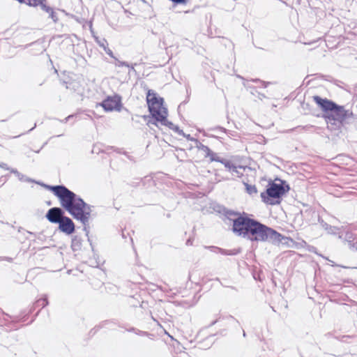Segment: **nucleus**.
Instances as JSON below:
<instances>
[{
	"mask_svg": "<svg viewBox=\"0 0 357 357\" xmlns=\"http://www.w3.org/2000/svg\"><path fill=\"white\" fill-rule=\"evenodd\" d=\"M312 98L323 112L322 117L327 123V129L333 132L334 135L339 136L345 123H357V115L346 109L344 106L317 95L313 96Z\"/></svg>",
	"mask_w": 357,
	"mask_h": 357,
	"instance_id": "f257e3e1",
	"label": "nucleus"
},
{
	"mask_svg": "<svg viewBox=\"0 0 357 357\" xmlns=\"http://www.w3.org/2000/svg\"><path fill=\"white\" fill-rule=\"evenodd\" d=\"M72 217L77 221H79L83 225V230L85 231V234L88 238V241L91 247L93 256L96 255V251L94 250L92 241L89 236V221L92 212L91 206L77 194L70 200L63 207Z\"/></svg>",
	"mask_w": 357,
	"mask_h": 357,
	"instance_id": "f03ea898",
	"label": "nucleus"
},
{
	"mask_svg": "<svg viewBox=\"0 0 357 357\" xmlns=\"http://www.w3.org/2000/svg\"><path fill=\"white\" fill-rule=\"evenodd\" d=\"M231 225V230L236 236L245 238L248 235L252 225L257 220L253 215L245 211L240 212L223 207L220 211Z\"/></svg>",
	"mask_w": 357,
	"mask_h": 357,
	"instance_id": "7ed1b4c3",
	"label": "nucleus"
},
{
	"mask_svg": "<svg viewBox=\"0 0 357 357\" xmlns=\"http://www.w3.org/2000/svg\"><path fill=\"white\" fill-rule=\"evenodd\" d=\"M251 242H271L274 245H278L282 239L291 240L290 236H285L273 228L263 224L258 220L252 225L248 235L245 238Z\"/></svg>",
	"mask_w": 357,
	"mask_h": 357,
	"instance_id": "20e7f679",
	"label": "nucleus"
},
{
	"mask_svg": "<svg viewBox=\"0 0 357 357\" xmlns=\"http://www.w3.org/2000/svg\"><path fill=\"white\" fill-rule=\"evenodd\" d=\"M289 190V184L277 176L274 181H268L266 190L261 192L260 197L261 201L267 205H278Z\"/></svg>",
	"mask_w": 357,
	"mask_h": 357,
	"instance_id": "39448f33",
	"label": "nucleus"
},
{
	"mask_svg": "<svg viewBox=\"0 0 357 357\" xmlns=\"http://www.w3.org/2000/svg\"><path fill=\"white\" fill-rule=\"evenodd\" d=\"M49 305L48 296L47 294H43L40 298L37 300L33 305L28 310L22 311L20 314L17 316H10L6 314L7 317L10 319V321L8 319L4 320V323H0V326H6L10 331L17 330L18 327L16 324L19 322H24L27 320L29 315L33 313L36 307H40V310L45 307Z\"/></svg>",
	"mask_w": 357,
	"mask_h": 357,
	"instance_id": "423d86ee",
	"label": "nucleus"
},
{
	"mask_svg": "<svg viewBox=\"0 0 357 357\" xmlns=\"http://www.w3.org/2000/svg\"><path fill=\"white\" fill-rule=\"evenodd\" d=\"M33 183L52 192L53 195L57 197L60 202L61 206L62 207H63L76 195V193L69 190L66 185L63 184L52 185L36 180Z\"/></svg>",
	"mask_w": 357,
	"mask_h": 357,
	"instance_id": "0eeeda50",
	"label": "nucleus"
},
{
	"mask_svg": "<svg viewBox=\"0 0 357 357\" xmlns=\"http://www.w3.org/2000/svg\"><path fill=\"white\" fill-rule=\"evenodd\" d=\"M146 92V101L148 107V111L154 116L155 114L161 115L167 108L165 106V100L160 97L153 89H148Z\"/></svg>",
	"mask_w": 357,
	"mask_h": 357,
	"instance_id": "6e6552de",
	"label": "nucleus"
},
{
	"mask_svg": "<svg viewBox=\"0 0 357 357\" xmlns=\"http://www.w3.org/2000/svg\"><path fill=\"white\" fill-rule=\"evenodd\" d=\"M26 5L47 14V19L51 20L54 24L59 22V10H57V8L50 6L47 0H27Z\"/></svg>",
	"mask_w": 357,
	"mask_h": 357,
	"instance_id": "1a4fd4ad",
	"label": "nucleus"
},
{
	"mask_svg": "<svg viewBox=\"0 0 357 357\" xmlns=\"http://www.w3.org/2000/svg\"><path fill=\"white\" fill-rule=\"evenodd\" d=\"M98 105L102 107L106 112H112L114 111L121 112L123 109L126 111H128L126 108H123L122 97L117 93H115L113 96H106V98Z\"/></svg>",
	"mask_w": 357,
	"mask_h": 357,
	"instance_id": "9d476101",
	"label": "nucleus"
},
{
	"mask_svg": "<svg viewBox=\"0 0 357 357\" xmlns=\"http://www.w3.org/2000/svg\"><path fill=\"white\" fill-rule=\"evenodd\" d=\"M64 208L61 206L60 207H52L50 208L46 213L45 217V218L52 224H59L61 220L63 219V217H65Z\"/></svg>",
	"mask_w": 357,
	"mask_h": 357,
	"instance_id": "9b49d317",
	"label": "nucleus"
},
{
	"mask_svg": "<svg viewBox=\"0 0 357 357\" xmlns=\"http://www.w3.org/2000/svg\"><path fill=\"white\" fill-rule=\"evenodd\" d=\"M214 159L215 160V162L222 164L232 174H236L238 177H241L243 176V174L240 172L238 169H244L245 167L242 165H236L231 160L220 156L218 158Z\"/></svg>",
	"mask_w": 357,
	"mask_h": 357,
	"instance_id": "f8f14e48",
	"label": "nucleus"
},
{
	"mask_svg": "<svg viewBox=\"0 0 357 357\" xmlns=\"http://www.w3.org/2000/svg\"><path fill=\"white\" fill-rule=\"evenodd\" d=\"M58 229L66 235L70 236L75 233V225L70 218L66 215L58 224Z\"/></svg>",
	"mask_w": 357,
	"mask_h": 357,
	"instance_id": "ddd939ff",
	"label": "nucleus"
},
{
	"mask_svg": "<svg viewBox=\"0 0 357 357\" xmlns=\"http://www.w3.org/2000/svg\"><path fill=\"white\" fill-rule=\"evenodd\" d=\"M204 248L209 250L211 252L215 253H220L222 255L226 256H235L240 254L242 252V248L240 247L231 250H227L217 246L210 245L204 246Z\"/></svg>",
	"mask_w": 357,
	"mask_h": 357,
	"instance_id": "4468645a",
	"label": "nucleus"
},
{
	"mask_svg": "<svg viewBox=\"0 0 357 357\" xmlns=\"http://www.w3.org/2000/svg\"><path fill=\"white\" fill-rule=\"evenodd\" d=\"M320 347L312 343H306L303 345V350L300 351L301 357H317Z\"/></svg>",
	"mask_w": 357,
	"mask_h": 357,
	"instance_id": "2eb2a0df",
	"label": "nucleus"
},
{
	"mask_svg": "<svg viewBox=\"0 0 357 357\" xmlns=\"http://www.w3.org/2000/svg\"><path fill=\"white\" fill-rule=\"evenodd\" d=\"M195 144V147L197 149L202 150L204 152H205V157L209 158L211 162H215V160L214 158H218L219 157L216 153L213 152L208 146L202 144L198 139L196 140Z\"/></svg>",
	"mask_w": 357,
	"mask_h": 357,
	"instance_id": "dca6fc26",
	"label": "nucleus"
},
{
	"mask_svg": "<svg viewBox=\"0 0 357 357\" xmlns=\"http://www.w3.org/2000/svg\"><path fill=\"white\" fill-rule=\"evenodd\" d=\"M168 110L165 111L163 114L159 116V119H156V121H158V125L160 124L161 126H165L167 127L170 130H173L174 127V124L168 120Z\"/></svg>",
	"mask_w": 357,
	"mask_h": 357,
	"instance_id": "f3484780",
	"label": "nucleus"
},
{
	"mask_svg": "<svg viewBox=\"0 0 357 357\" xmlns=\"http://www.w3.org/2000/svg\"><path fill=\"white\" fill-rule=\"evenodd\" d=\"M216 334H211L205 337L202 341L198 342L197 344L199 348L203 349H209L214 343L215 340H213L214 336Z\"/></svg>",
	"mask_w": 357,
	"mask_h": 357,
	"instance_id": "a211bd4d",
	"label": "nucleus"
},
{
	"mask_svg": "<svg viewBox=\"0 0 357 357\" xmlns=\"http://www.w3.org/2000/svg\"><path fill=\"white\" fill-rule=\"evenodd\" d=\"M71 249L73 252L79 251L82 247V239L80 236L75 235L71 239Z\"/></svg>",
	"mask_w": 357,
	"mask_h": 357,
	"instance_id": "6ab92c4d",
	"label": "nucleus"
},
{
	"mask_svg": "<svg viewBox=\"0 0 357 357\" xmlns=\"http://www.w3.org/2000/svg\"><path fill=\"white\" fill-rule=\"evenodd\" d=\"M319 222L320 223V225H321V227L328 231V234H333V235H336L337 234H339L337 232V231L339 230V228L336 227H334V226H331L330 225H328V223H326V222H324L322 219H321L320 218H319Z\"/></svg>",
	"mask_w": 357,
	"mask_h": 357,
	"instance_id": "aec40b11",
	"label": "nucleus"
},
{
	"mask_svg": "<svg viewBox=\"0 0 357 357\" xmlns=\"http://www.w3.org/2000/svg\"><path fill=\"white\" fill-rule=\"evenodd\" d=\"M142 118H143L144 120L147 121L146 125L148 126H150V125H154L158 128H160L158 125V121H156V119H159V115L155 114L154 116L151 115V113L148 115H142Z\"/></svg>",
	"mask_w": 357,
	"mask_h": 357,
	"instance_id": "412c9836",
	"label": "nucleus"
},
{
	"mask_svg": "<svg viewBox=\"0 0 357 357\" xmlns=\"http://www.w3.org/2000/svg\"><path fill=\"white\" fill-rule=\"evenodd\" d=\"M112 322V321L110 320L102 321L98 325L96 326L95 327H93L92 329L90 330V331L89 332V336L90 337H92L93 336H94L96 334V333L100 329L106 327L107 325H108L109 324H110Z\"/></svg>",
	"mask_w": 357,
	"mask_h": 357,
	"instance_id": "4be33fe9",
	"label": "nucleus"
},
{
	"mask_svg": "<svg viewBox=\"0 0 357 357\" xmlns=\"http://www.w3.org/2000/svg\"><path fill=\"white\" fill-rule=\"evenodd\" d=\"M10 173L14 174L20 181L31 183L35 182V180L27 177L26 176L20 173L17 169H10Z\"/></svg>",
	"mask_w": 357,
	"mask_h": 357,
	"instance_id": "5701e85b",
	"label": "nucleus"
},
{
	"mask_svg": "<svg viewBox=\"0 0 357 357\" xmlns=\"http://www.w3.org/2000/svg\"><path fill=\"white\" fill-rule=\"evenodd\" d=\"M100 47H102L105 53L111 58L116 59V56L114 55L113 52L107 47L108 43L107 40L103 38L102 40H97Z\"/></svg>",
	"mask_w": 357,
	"mask_h": 357,
	"instance_id": "b1692460",
	"label": "nucleus"
},
{
	"mask_svg": "<svg viewBox=\"0 0 357 357\" xmlns=\"http://www.w3.org/2000/svg\"><path fill=\"white\" fill-rule=\"evenodd\" d=\"M339 238L344 239L347 242L350 249H354L356 248V243L351 240V238H353V234L351 232H346L344 237H343V234H339Z\"/></svg>",
	"mask_w": 357,
	"mask_h": 357,
	"instance_id": "393cba45",
	"label": "nucleus"
},
{
	"mask_svg": "<svg viewBox=\"0 0 357 357\" xmlns=\"http://www.w3.org/2000/svg\"><path fill=\"white\" fill-rule=\"evenodd\" d=\"M243 184L245 187V191L248 195H252L257 193V189L255 185H250L245 182H243Z\"/></svg>",
	"mask_w": 357,
	"mask_h": 357,
	"instance_id": "a878e982",
	"label": "nucleus"
},
{
	"mask_svg": "<svg viewBox=\"0 0 357 357\" xmlns=\"http://www.w3.org/2000/svg\"><path fill=\"white\" fill-rule=\"evenodd\" d=\"M116 62L115 63V66H118V67H130V63H128L127 61H120L116 57V59H114Z\"/></svg>",
	"mask_w": 357,
	"mask_h": 357,
	"instance_id": "bb28decb",
	"label": "nucleus"
},
{
	"mask_svg": "<svg viewBox=\"0 0 357 357\" xmlns=\"http://www.w3.org/2000/svg\"><path fill=\"white\" fill-rule=\"evenodd\" d=\"M135 334L137 335H139V336H149V335H153L152 334L149 333V332H146V331H141L138 328H137L136 330V332H135Z\"/></svg>",
	"mask_w": 357,
	"mask_h": 357,
	"instance_id": "cd10ccee",
	"label": "nucleus"
},
{
	"mask_svg": "<svg viewBox=\"0 0 357 357\" xmlns=\"http://www.w3.org/2000/svg\"><path fill=\"white\" fill-rule=\"evenodd\" d=\"M291 238V240H287V239H282V242H280V243H282L283 245H285L287 247H291V245H290V243L294 244L295 243V241L293 240L292 238Z\"/></svg>",
	"mask_w": 357,
	"mask_h": 357,
	"instance_id": "c85d7f7f",
	"label": "nucleus"
},
{
	"mask_svg": "<svg viewBox=\"0 0 357 357\" xmlns=\"http://www.w3.org/2000/svg\"><path fill=\"white\" fill-rule=\"evenodd\" d=\"M172 130L181 136L184 135L183 130L178 126L175 125Z\"/></svg>",
	"mask_w": 357,
	"mask_h": 357,
	"instance_id": "c756f323",
	"label": "nucleus"
},
{
	"mask_svg": "<svg viewBox=\"0 0 357 357\" xmlns=\"http://www.w3.org/2000/svg\"><path fill=\"white\" fill-rule=\"evenodd\" d=\"M211 130H220V131H221V132H222L224 133H227L229 132L228 130H227L225 128H224L222 126H216L214 128H211Z\"/></svg>",
	"mask_w": 357,
	"mask_h": 357,
	"instance_id": "7c9ffc66",
	"label": "nucleus"
},
{
	"mask_svg": "<svg viewBox=\"0 0 357 357\" xmlns=\"http://www.w3.org/2000/svg\"><path fill=\"white\" fill-rule=\"evenodd\" d=\"M181 136L185 137L187 140L194 142H195L196 140L197 139L192 137L190 134H185V132H184V135H182Z\"/></svg>",
	"mask_w": 357,
	"mask_h": 357,
	"instance_id": "2f4dec72",
	"label": "nucleus"
},
{
	"mask_svg": "<svg viewBox=\"0 0 357 357\" xmlns=\"http://www.w3.org/2000/svg\"><path fill=\"white\" fill-rule=\"evenodd\" d=\"M159 47L162 49H167V43H165L164 38L162 39H160V42H159Z\"/></svg>",
	"mask_w": 357,
	"mask_h": 357,
	"instance_id": "473e14b6",
	"label": "nucleus"
},
{
	"mask_svg": "<svg viewBox=\"0 0 357 357\" xmlns=\"http://www.w3.org/2000/svg\"><path fill=\"white\" fill-rule=\"evenodd\" d=\"M198 131L200 132H202L203 135L205 136V137H213V138H215V139L218 138V136H215L214 135H208V134H207L204 130L199 129Z\"/></svg>",
	"mask_w": 357,
	"mask_h": 357,
	"instance_id": "72a5a7b5",
	"label": "nucleus"
},
{
	"mask_svg": "<svg viewBox=\"0 0 357 357\" xmlns=\"http://www.w3.org/2000/svg\"><path fill=\"white\" fill-rule=\"evenodd\" d=\"M307 250L310 252L319 255L317 252V248L313 245H308Z\"/></svg>",
	"mask_w": 357,
	"mask_h": 357,
	"instance_id": "f704fd0d",
	"label": "nucleus"
},
{
	"mask_svg": "<svg viewBox=\"0 0 357 357\" xmlns=\"http://www.w3.org/2000/svg\"><path fill=\"white\" fill-rule=\"evenodd\" d=\"M215 178L218 180V182H220L221 181H227V180L229 179V178H226V177H220V175L219 174H218V173L215 174Z\"/></svg>",
	"mask_w": 357,
	"mask_h": 357,
	"instance_id": "c9c22d12",
	"label": "nucleus"
},
{
	"mask_svg": "<svg viewBox=\"0 0 357 357\" xmlns=\"http://www.w3.org/2000/svg\"><path fill=\"white\" fill-rule=\"evenodd\" d=\"M57 10H59V13H63L66 16H70L72 18H75V16L74 15H72V14H70L68 13H67L65 10L63 9H61V8H57Z\"/></svg>",
	"mask_w": 357,
	"mask_h": 357,
	"instance_id": "e433bc0d",
	"label": "nucleus"
},
{
	"mask_svg": "<svg viewBox=\"0 0 357 357\" xmlns=\"http://www.w3.org/2000/svg\"><path fill=\"white\" fill-rule=\"evenodd\" d=\"M135 66H137V63H134V64L130 65V67H128L129 68V73H137L136 70L135 69V67H134Z\"/></svg>",
	"mask_w": 357,
	"mask_h": 357,
	"instance_id": "4c0bfd02",
	"label": "nucleus"
},
{
	"mask_svg": "<svg viewBox=\"0 0 357 357\" xmlns=\"http://www.w3.org/2000/svg\"><path fill=\"white\" fill-rule=\"evenodd\" d=\"M0 167L1 168H3L4 169H6V170H10V169L8 165L6 164V163H4V162H1L0 163Z\"/></svg>",
	"mask_w": 357,
	"mask_h": 357,
	"instance_id": "58836bf2",
	"label": "nucleus"
},
{
	"mask_svg": "<svg viewBox=\"0 0 357 357\" xmlns=\"http://www.w3.org/2000/svg\"><path fill=\"white\" fill-rule=\"evenodd\" d=\"M193 241H194V238H192V237H190V238H188L187 239L185 244H186V245H188V246H189V245H192V244H193Z\"/></svg>",
	"mask_w": 357,
	"mask_h": 357,
	"instance_id": "ea45409f",
	"label": "nucleus"
},
{
	"mask_svg": "<svg viewBox=\"0 0 357 357\" xmlns=\"http://www.w3.org/2000/svg\"><path fill=\"white\" fill-rule=\"evenodd\" d=\"M1 260H6L8 262H12L13 259L12 257H0V261Z\"/></svg>",
	"mask_w": 357,
	"mask_h": 357,
	"instance_id": "a19ab883",
	"label": "nucleus"
},
{
	"mask_svg": "<svg viewBox=\"0 0 357 357\" xmlns=\"http://www.w3.org/2000/svg\"><path fill=\"white\" fill-rule=\"evenodd\" d=\"M126 330L128 332L134 333H135L137 328L135 327H130V328H126Z\"/></svg>",
	"mask_w": 357,
	"mask_h": 357,
	"instance_id": "79ce46f5",
	"label": "nucleus"
},
{
	"mask_svg": "<svg viewBox=\"0 0 357 357\" xmlns=\"http://www.w3.org/2000/svg\"><path fill=\"white\" fill-rule=\"evenodd\" d=\"M301 106H302V107H303L304 109H309V107H310V105L309 103H307V102H303L301 104Z\"/></svg>",
	"mask_w": 357,
	"mask_h": 357,
	"instance_id": "37998d69",
	"label": "nucleus"
},
{
	"mask_svg": "<svg viewBox=\"0 0 357 357\" xmlns=\"http://www.w3.org/2000/svg\"><path fill=\"white\" fill-rule=\"evenodd\" d=\"M218 320H214L208 326H206L205 328H210L213 326H214L216 323H217Z\"/></svg>",
	"mask_w": 357,
	"mask_h": 357,
	"instance_id": "c03bdc74",
	"label": "nucleus"
},
{
	"mask_svg": "<svg viewBox=\"0 0 357 357\" xmlns=\"http://www.w3.org/2000/svg\"><path fill=\"white\" fill-rule=\"evenodd\" d=\"M40 310H39L36 312V314L34 315V317H33V319L31 320V321L29 322V324H31V323L35 320V319H36V317L38 316V313H39Z\"/></svg>",
	"mask_w": 357,
	"mask_h": 357,
	"instance_id": "a18cd8bd",
	"label": "nucleus"
},
{
	"mask_svg": "<svg viewBox=\"0 0 357 357\" xmlns=\"http://www.w3.org/2000/svg\"><path fill=\"white\" fill-rule=\"evenodd\" d=\"M74 117V115L73 114H70L69 116H68L66 119V121H68L70 119L73 118Z\"/></svg>",
	"mask_w": 357,
	"mask_h": 357,
	"instance_id": "49530a36",
	"label": "nucleus"
},
{
	"mask_svg": "<svg viewBox=\"0 0 357 357\" xmlns=\"http://www.w3.org/2000/svg\"><path fill=\"white\" fill-rule=\"evenodd\" d=\"M26 232H27V233H29V234H31V235L34 236H36V234L35 233H33V232L29 231H26Z\"/></svg>",
	"mask_w": 357,
	"mask_h": 357,
	"instance_id": "de8ad7c7",
	"label": "nucleus"
},
{
	"mask_svg": "<svg viewBox=\"0 0 357 357\" xmlns=\"http://www.w3.org/2000/svg\"><path fill=\"white\" fill-rule=\"evenodd\" d=\"M340 82H341V81H340V80H337V79H336V80L335 81V84L336 85H337V86H339L338 83H340Z\"/></svg>",
	"mask_w": 357,
	"mask_h": 357,
	"instance_id": "09e8293b",
	"label": "nucleus"
},
{
	"mask_svg": "<svg viewBox=\"0 0 357 357\" xmlns=\"http://www.w3.org/2000/svg\"><path fill=\"white\" fill-rule=\"evenodd\" d=\"M36 127V123H35V124H34L33 127V128H31L29 130V132L32 131V130H33Z\"/></svg>",
	"mask_w": 357,
	"mask_h": 357,
	"instance_id": "8fccbe9b",
	"label": "nucleus"
},
{
	"mask_svg": "<svg viewBox=\"0 0 357 357\" xmlns=\"http://www.w3.org/2000/svg\"><path fill=\"white\" fill-rule=\"evenodd\" d=\"M61 122L62 123H67V121H66V119H63V120H60Z\"/></svg>",
	"mask_w": 357,
	"mask_h": 357,
	"instance_id": "3c124183",
	"label": "nucleus"
},
{
	"mask_svg": "<svg viewBox=\"0 0 357 357\" xmlns=\"http://www.w3.org/2000/svg\"><path fill=\"white\" fill-rule=\"evenodd\" d=\"M243 337L246 336V333H245V331H243Z\"/></svg>",
	"mask_w": 357,
	"mask_h": 357,
	"instance_id": "603ef678",
	"label": "nucleus"
},
{
	"mask_svg": "<svg viewBox=\"0 0 357 357\" xmlns=\"http://www.w3.org/2000/svg\"><path fill=\"white\" fill-rule=\"evenodd\" d=\"M63 134H60V135H56V137H61V136H63Z\"/></svg>",
	"mask_w": 357,
	"mask_h": 357,
	"instance_id": "864d4df0",
	"label": "nucleus"
},
{
	"mask_svg": "<svg viewBox=\"0 0 357 357\" xmlns=\"http://www.w3.org/2000/svg\"><path fill=\"white\" fill-rule=\"evenodd\" d=\"M47 142H45L44 144L42 146L41 149H43L46 144H47Z\"/></svg>",
	"mask_w": 357,
	"mask_h": 357,
	"instance_id": "5fc2aeb1",
	"label": "nucleus"
},
{
	"mask_svg": "<svg viewBox=\"0 0 357 357\" xmlns=\"http://www.w3.org/2000/svg\"><path fill=\"white\" fill-rule=\"evenodd\" d=\"M230 287L231 289H236V288H235L234 287H233V286H231V287Z\"/></svg>",
	"mask_w": 357,
	"mask_h": 357,
	"instance_id": "6e6d98bb",
	"label": "nucleus"
},
{
	"mask_svg": "<svg viewBox=\"0 0 357 357\" xmlns=\"http://www.w3.org/2000/svg\"><path fill=\"white\" fill-rule=\"evenodd\" d=\"M345 337H347H347H350V336H349V335L343 336V338H345Z\"/></svg>",
	"mask_w": 357,
	"mask_h": 357,
	"instance_id": "4d7b16f0",
	"label": "nucleus"
},
{
	"mask_svg": "<svg viewBox=\"0 0 357 357\" xmlns=\"http://www.w3.org/2000/svg\"><path fill=\"white\" fill-rule=\"evenodd\" d=\"M22 229H23V228L20 227V229H18V231H22Z\"/></svg>",
	"mask_w": 357,
	"mask_h": 357,
	"instance_id": "13d9d810",
	"label": "nucleus"
},
{
	"mask_svg": "<svg viewBox=\"0 0 357 357\" xmlns=\"http://www.w3.org/2000/svg\"><path fill=\"white\" fill-rule=\"evenodd\" d=\"M40 149H39L38 151H36V153H39V152H40Z\"/></svg>",
	"mask_w": 357,
	"mask_h": 357,
	"instance_id": "bf43d9fd",
	"label": "nucleus"
}]
</instances>
